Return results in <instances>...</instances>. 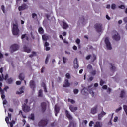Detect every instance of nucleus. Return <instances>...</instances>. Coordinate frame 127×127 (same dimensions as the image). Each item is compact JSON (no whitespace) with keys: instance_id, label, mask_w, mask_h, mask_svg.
<instances>
[{"instance_id":"1","label":"nucleus","mask_w":127,"mask_h":127,"mask_svg":"<svg viewBox=\"0 0 127 127\" xmlns=\"http://www.w3.org/2000/svg\"><path fill=\"white\" fill-rule=\"evenodd\" d=\"M81 87L82 88V89L81 90V93L82 95H84L85 96L88 95V93L87 92V91H88L92 97L95 96V92L93 91L94 89V87H93V84L88 86L87 89L85 88L83 85H81Z\"/></svg>"},{"instance_id":"2","label":"nucleus","mask_w":127,"mask_h":127,"mask_svg":"<svg viewBox=\"0 0 127 127\" xmlns=\"http://www.w3.org/2000/svg\"><path fill=\"white\" fill-rule=\"evenodd\" d=\"M8 78V74H6L5 77L3 78L1 77V76H0V86L1 87V86H2V83L0 82H2L3 79L4 80H5L6 81H7V83H8V84H11L12 83V82H13V79H12V78H8L7 79V78Z\"/></svg>"},{"instance_id":"3","label":"nucleus","mask_w":127,"mask_h":127,"mask_svg":"<svg viewBox=\"0 0 127 127\" xmlns=\"http://www.w3.org/2000/svg\"><path fill=\"white\" fill-rule=\"evenodd\" d=\"M12 33L14 35H18L19 34V29H18V24L17 23L13 24Z\"/></svg>"},{"instance_id":"4","label":"nucleus","mask_w":127,"mask_h":127,"mask_svg":"<svg viewBox=\"0 0 127 127\" xmlns=\"http://www.w3.org/2000/svg\"><path fill=\"white\" fill-rule=\"evenodd\" d=\"M19 49V46L16 44H14L10 46V51L11 53H13Z\"/></svg>"},{"instance_id":"5","label":"nucleus","mask_w":127,"mask_h":127,"mask_svg":"<svg viewBox=\"0 0 127 127\" xmlns=\"http://www.w3.org/2000/svg\"><path fill=\"white\" fill-rule=\"evenodd\" d=\"M9 120H11V114L8 113V117H6L5 121L7 124L10 123V126L11 127H13V125L15 124L14 121H12L11 122H9Z\"/></svg>"},{"instance_id":"6","label":"nucleus","mask_w":127,"mask_h":127,"mask_svg":"<svg viewBox=\"0 0 127 127\" xmlns=\"http://www.w3.org/2000/svg\"><path fill=\"white\" fill-rule=\"evenodd\" d=\"M0 92L1 94H1V98L3 100V105H6L7 101L5 99V95H4V94H4V90H2L1 89V87H0Z\"/></svg>"},{"instance_id":"7","label":"nucleus","mask_w":127,"mask_h":127,"mask_svg":"<svg viewBox=\"0 0 127 127\" xmlns=\"http://www.w3.org/2000/svg\"><path fill=\"white\" fill-rule=\"evenodd\" d=\"M96 30L99 33H101V32H103V27H102V24H96L95 25Z\"/></svg>"},{"instance_id":"8","label":"nucleus","mask_w":127,"mask_h":127,"mask_svg":"<svg viewBox=\"0 0 127 127\" xmlns=\"http://www.w3.org/2000/svg\"><path fill=\"white\" fill-rule=\"evenodd\" d=\"M24 102L25 103L23 105V110L24 112H29V111H30V107L26 105V104H27L28 100H27V99H26Z\"/></svg>"},{"instance_id":"9","label":"nucleus","mask_w":127,"mask_h":127,"mask_svg":"<svg viewBox=\"0 0 127 127\" xmlns=\"http://www.w3.org/2000/svg\"><path fill=\"white\" fill-rule=\"evenodd\" d=\"M105 42L107 49H108L109 50H111V49H112V46L111 45V43H110V41H109V38H105Z\"/></svg>"},{"instance_id":"10","label":"nucleus","mask_w":127,"mask_h":127,"mask_svg":"<svg viewBox=\"0 0 127 127\" xmlns=\"http://www.w3.org/2000/svg\"><path fill=\"white\" fill-rule=\"evenodd\" d=\"M112 38L114 40H120V36L116 31H114L112 34Z\"/></svg>"},{"instance_id":"11","label":"nucleus","mask_w":127,"mask_h":127,"mask_svg":"<svg viewBox=\"0 0 127 127\" xmlns=\"http://www.w3.org/2000/svg\"><path fill=\"white\" fill-rule=\"evenodd\" d=\"M91 113L93 115H95V114H97V113H98V105H96L91 108Z\"/></svg>"},{"instance_id":"12","label":"nucleus","mask_w":127,"mask_h":127,"mask_svg":"<svg viewBox=\"0 0 127 127\" xmlns=\"http://www.w3.org/2000/svg\"><path fill=\"white\" fill-rule=\"evenodd\" d=\"M46 125H47V121L46 120H43L39 122V127H44L45 126H46Z\"/></svg>"},{"instance_id":"13","label":"nucleus","mask_w":127,"mask_h":127,"mask_svg":"<svg viewBox=\"0 0 127 127\" xmlns=\"http://www.w3.org/2000/svg\"><path fill=\"white\" fill-rule=\"evenodd\" d=\"M74 63V67L75 69H78L79 68V64H78V60L75 59L73 62Z\"/></svg>"},{"instance_id":"14","label":"nucleus","mask_w":127,"mask_h":127,"mask_svg":"<svg viewBox=\"0 0 127 127\" xmlns=\"http://www.w3.org/2000/svg\"><path fill=\"white\" fill-rule=\"evenodd\" d=\"M64 87H70V83H69V80L65 79L64 80V84L63 85Z\"/></svg>"},{"instance_id":"15","label":"nucleus","mask_w":127,"mask_h":127,"mask_svg":"<svg viewBox=\"0 0 127 127\" xmlns=\"http://www.w3.org/2000/svg\"><path fill=\"white\" fill-rule=\"evenodd\" d=\"M23 90H24V86L22 87L21 88H20L19 91H17V95H21V94L23 93L24 92Z\"/></svg>"},{"instance_id":"16","label":"nucleus","mask_w":127,"mask_h":127,"mask_svg":"<svg viewBox=\"0 0 127 127\" xmlns=\"http://www.w3.org/2000/svg\"><path fill=\"white\" fill-rule=\"evenodd\" d=\"M27 8V6L24 4L22 6L19 7V11H21V10H24V9H26Z\"/></svg>"},{"instance_id":"17","label":"nucleus","mask_w":127,"mask_h":127,"mask_svg":"<svg viewBox=\"0 0 127 127\" xmlns=\"http://www.w3.org/2000/svg\"><path fill=\"white\" fill-rule=\"evenodd\" d=\"M65 114L66 115L67 118H68L69 120H72L73 119L72 115L70 114V113H69V111H68L67 110H65Z\"/></svg>"},{"instance_id":"18","label":"nucleus","mask_w":127,"mask_h":127,"mask_svg":"<svg viewBox=\"0 0 127 127\" xmlns=\"http://www.w3.org/2000/svg\"><path fill=\"white\" fill-rule=\"evenodd\" d=\"M103 127V123L100 122H97L94 125V127Z\"/></svg>"},{"instance_id":"19","label":"nucleus","mask_w":127,"mask_h":127,"mask_svg":"<svg viewBox=\"0 0 127 127\" xmlns=\"http://www.w3.org/2000/svg\"><path fill=\"white\" fill-rule=\"evenodd\" d=\"M69 109L71 112H75V111H77V110H78V107H74L73 105H70L69 106Z\"/></svg>"},{"instance_id":"20","label":"nucleus","mask_w":127,"mask_h":127,"mask_svg":"<svg viewBox=\"0 0 127 127\" xmlns=\"http://www.w3.org/2000/svg\"><path fill=\"white\" fill-rule=\"evenodd\" d=\"M41 109H42V112H44V111L46 110V103H42L41 104Z\"/></svg>"},{"instance_id":"21","label":"nucleus","mask_w":127,"mask_h":127,"mask_svg":"<svg viewBox=\"0 0 127 127\" xmlns=\"http://www.w3.org/2000/svg\"><path fill=\"white\" fill-rule=\"evenodd\" d=\"M30 86L32 89H34L35 88V83L33 80H31L30 82Z\"/></svg>"},{"instance_id":"22","label":"nucleus","mask_w":127,"mask_h":127,"mask_svg":"<svg viewBox=\"0 0 127 127\" xmlns=\"http://www.w3.org/2000/svg\"><path fill=\"white\" fill-rule=\"evenodd\" d=\"M55 116H57V113L59 112V108H58V106H57V105H55Z\"/></svg>"},{"instance_id":"23","label":"nucleus","mask_w":127,"mask_h":127,"mask_svg":"<svg viewBox=\"0 0 127 127\" xmlns=\"http://www.w3.org/2000/svg\"><path fill=\"white\" fill-rule=\"evenodd\" d=\"M63 28L64 29H67L68 28V24L64 22H63Z\"/></svg>"},{"instance_id":"24","label":"nucleus","mask_w":127,"mask_h":127,"mask_svg":"<svg viewBox=\"0 0 127 127\" xmlns=\"http://www.w3.org/2000/svg\"><path fill=\"white\" fill-rule=\"evenodd\" d=\"M24 50L25 52H27V53H29L30 51H31V50H30V49L27 47H25L24 48Z\"/></svg>"},{"instance_id":"25","label":"nucleus","mask_w":127,"mask_h":127,"mask_svg":"<svg viewBox=\"0 0 127 127\" xmlns=\"http://www.w3.org/2000/svg\"><path fill=\"white\" fill-rule=\"evenodd\" d=\"M19 79L20 80H24V74L21 73V74H20V75H19Z\"/></svg>"},{"instance_id":"26","label":"nucleus","mask_w":127,"mask_h":127,"mask_svg":"<svg viewBox=\"0 0 127 127\" xmlns=\"http://www.w3.org/2000/svg\"><path fill=\"white\" fill-rule=\"evenodd\" d=\"M65 78L67 79H71V74H70V73H66L65 74Z\"/></svg>"},{"instance_id":"27","label":"nucleus","mask_w":127,"mask_h":127,"mask_svg":"<svg viewBox=\"0 0 127 127\" xmlns=\"http://www.w3.org/2000/svg\"><path fill=\"white\" fill-rule=\"evenodd\" d=\"M50 57V55H48L46 57V60H45V64H47L48 63V60H49V58Z\"/></svg>"},{"instance_id":"28","label":"nucleus","mask_w":127,"mask_h":127,"mask_svg":"<svg viewBox=\"0 0 127 127\" xmlns=\"http://www.w3.org/2000/svg\"><path fill=\"white\" fill-rule=\"evenodd\" d=\"M75 42L78 45V47L80 48V43L81 42V40H80V39H77L75 41Z\"/></svg>"},{"instance_id":"29","label":"nucleus","mask_w":127,"mask_h":127,"mask_svg":"<svg viewBox=\"0 0 127 127\" xmlns=\"http://www.w3.org/2000/svg\"><path fill=\"white\" fill-rule=\"evenodd\" d=\"M43 40H47L48 39V36L46 35H44L42 36Z\"/></svg>"},{"instance_id":"30","label":"nucleus","mask_w":127,"mask_h":127,"mask_svg":"<svg viewBox=\"0 0 127 127\" xmlns=\"http://www.w3.org/2000/svg\"><path fill=\"white\" fill-rule=\"evenodd\" d=\"M111 70L112 72H115V70H116V67H115V66H114V65H111Z\"/></svg>"},{"instance_id":"31","label":"nucleus","mask_w":127,"mask_h":127,"mask_svg":"<svg viewBox=\"0 0 127 127\" xmlns=\"http://www.w3.org/2000/svg\"><path fill=\"white\" fill-rule=\"evenodd\" d=\"M123 109H124L126 115H127V106L126 105L123 106Z\"/></svg>"},{"instance_id":"32","label":"nucleus","mask_w":127,"mask_h":127,"mask_svg":"<svg viewBox=\"0 0 127 127\" xmlns=\"http://www.w3.org/2000/svg\"><path fill=\"white\" fill-rule=\"evenodd\" d=\"M32 17L34 19H36L37 18V15H36L35 13H33L32 14Z\"/></svg>"},{"instance_id":"33","label":"nucleus","mask_w":127,"mask_h":127,"mask_svg":"<svg viewBox=\"0 0 127 127\" xmlns=\"http://www.w3.org/2000/svg\"><path fill=\"white\" fill-rule=\"evenodd\" d=\"M39 32L41 33V34H42V33H43V28H42V27H40L39 28Z\"/></svg>"},{"instance_id":"34","label":"nucleus","mask_w":127,"mask_h":127,"mask_svg":"<svg viewBox=\"0 0 127 127\" xmlns=\"http://www.w3.org/2000/svg\"><path fill=\"white\" fill-rule=\"evenodd\" d=\"M124 96H125V91H122L120 94L121 98H123Z\"/></svg>"},{"instance_id":"35","label":"nucleus","mask_w":127,"mask_h":127,"mask_svg":"<svg viewBox=\"0 0 127 127\" xmlns=\"http://www.w3.org/2000/svg\"><path fill=\"white\" fill-rule=\"evenodd\" d=\"M29 118L31 120H34V114H31V115L30 116V117Z\"/></svg>"},{"instance_id":"36","label":"nucleus","mask_w":127,"mask_h":127,"mask_svg":"<svg viewBox=\"0 0 127 127\" xmlns=\"http://www.w3.org/2000/svg\"><path fill=\"white\" fill-rule=\"evenodd\" d=\"M38 96H39V97H42V90H40L39 91Z\"/></svg>"},{"instance_id":"37","label":"nucleus","mask_w":127,"mask_h":127,"mask_svg":"<svg viewBox=\"0 0 127 127\" xmlns=\"http://www.w3.org/2000/svg\"><path fill=\"white\" fill-rule=\"evenodd\" d=\"M19 115H22L23 118H24V119L26 118V116L25 115H23L22 114V111H19Z\"/></svg>"},{"instance_id":"38","label":"nucleus","mask_w":127,"mask_h":127,"mask_svg":"<svg viewBox=\"0 0 127 127\" xmlns=\"http://www.w3.org/2000/svg\"><path fill=\"white\" fill-rule=\"evenodd\" d=\"M104 116L103 115H102V114H99L98 115V120H102V118H103Z\"/></svg>"},{"instance_id":"39","label":"nucleus","mask_w":127,"mask_h":127,"mask_svg":"<svg viewBox=\"0 0 127 127\" xmlns=\"http://www.w3.org/2000/svg\"><path fill=\"white\" fill-rule=\"evenodd\" d=\"M73 92H74V93L75 94V95H77V94L79 93V90L75 89L73 90Z\"/></svg>"},{"instance_id":"40","label":"nucleus","mask_w":127,"mask_h":127,"mask_svg":"<svg viewBox=\"0 0 127 127\" xmlns=\"http://www.w3.org/2000/svg\"><path fill=\"white\" fill-rule=\"evenodd\" d=\"M121 110H122V107H119V108H117V109H116L115 112H116V113H118V112H120V111H121Z\"/></svg>"},{"instance_id":"41","label":"nucleus","mask_w":127,"mask_h":127,"mask_svg":"<svg viewBox=\"0 0 127 127\" xmlns=\"http://www.w3.org/2000/svg\"><path fill=\"white\" fill-rule=\"evenodd\" d=\"M23 38H26V39H28V38H27V35H26V34L23 35L22 36V39H23Z\"/></svg>"},{"instance_id":"42","label":"nucleus","mask_w":127,"mask_h":127,"mask_svg":"<svg viewBox=\"0 0 127 127\" xmlns=\"http://www.w3.org/2000/svg\"><path fill=\"white\" fill-rule=\"evenodd\" d=\"M68 102L70 101L71 104H75V101H74L73 100H71L70 99H68Z\"/></svg>"},{"instance_id":"43","label":"nucleus","mask_w":127,"mask_h":127,"mask_svg":"<svg viewBox=\"0 0 127 127\" xmlns=\"http://www.w3.org/2000/svg\"><path fill=\"white\" fill-rule=\"evenodd\" d=\"M111 8H112V9H116V5L114 4H113L111 5Z\"/></svg>"},{"instance_id":"44","label":"nucleus","mask_w":127,"mask_h":127,"mask_svg":"<svg viewBox=\"0 0 127 127\" xmlns=\"http://www.w3.org/2000/svg\"><path fill=\"white\" fill-rule=\"evenodd\" d=\"M89 125V127H93V125H94V122L90 121Z\"/></svg>"},{"instance_id":"45","label":"nucleus","mask_w":127,"mask_h":127,"mask_svg":"<svg viewBox=\"0 0 127 127\" xmlns=\"http://www.w3.org/2000/svg\"><path fill=\"white\" fill-rule=\"evenodd\" d=\"M118 118L117 116L115 117H114V120H113L114 122L115 123H116V122H117V121H118Z\"/></svg>"},{"instance_id":"46","label":"nucleus","mask_w":127,"mask_h":127,"mask_svg":"<svg viewBox=\"0 0 127 127\" xmlns=\"http://www.w3.org/2000/svg\"><path fill=\"white\" fill-rule=\"evenodd\" d=\"M2 72H3V70L2 69V68H0V73H1V75H2V78H3V74H2Z\"/></svg>"},{"instance_id":"47","label":"nucleus","mask_w":127,"mask_h":127,"mask_svg":"<svg viewBox=\"0 0 127 127\" xmlns=\"http://www.w3.org/2000/svg\"><path fill=\"white\" fill-rule=\"evenodd\" d=\"M67 61V58L65 57H63V62L64 63H66Z\"/></svg>"},{"instance_id":"48","label":"nucleus","mask_w":127,"mask_h":127,"mask_svg":"<svg viewBox=\"0 0 127 127\" xmlns=\"http://www.w3.org/2000/svg\"><path fill=\"white\" fill-rule=\"evenodd\" d=\"M119 8H120L121 9H124L125 8V6L122 5L121 6H119Z\"/></svg>"},{"instance_id":"49","label":"nucleus","mask_w":127,"mask_h":127,"mask_svg":"<svg viewBox=\"0 0 127 127\" xmlns=\"http://www.w3.org/2000/svg\"><path fill=\"white\" fill-rule=\"evenodd\" d=\"M102 89L104 90H106V89H108V86L107 85H104L102 86Z\"/></svg>"},{"instance_id":"50","label":"nucleus","mask_w":127,"mask_h":127,"mask_svg":"<svg viewBox=\"0 0 127 127\" xmlns=\"http://www.w3.org/2000/svg\"><path fill=\"white\" fill-rule=\"evenodd\" d=\"M1 9L3 12V13H5V11H4V6H1Z\"/></svg>"},{"instance_id":"51","label":"nucleus","mask_w":127,"mask_h":127,"mask_svg":"<svg viewBox=\"0 0 127 127\" xmlns=\"http://www.w3.org/2000/svg\"><path fill=\"white\" fill-rule=\"evenodd\" d=\"M49 45V43H48L47 42H46L45 43L44 46H45V47H48Z\"/></svg>"},{"instance_id":"52","label":"nucleus","mask_w":127,"mask_h":127,"mask_svg":"<svg viewBox=\"0 0 127 127\" xmlns=\"http://www.w3.org/2000/svg\"><path fill=\"white\" fill-rule=\"evenodd\" d=\"M36 54V53H35V52H33V54L30 55L29 56L30 57H32L33 56H34V55H35Z\"/></svg>"},{"instance_id":"53","label":"nucleus","mask_w":127,"mask_h":127,"mask_svg":"<svg viewBox=\"0 0 127 127\" xmlns=\"http://www.w3.org/2000/svg\"><path fill=\"white\" fill-rule=\"evenodd\" d=\"M8 89H9V87H8V86H6L4 88V90L5 91H6V92H7V90H8Z\"/></svg>"},{"instance_id":"54","label":"nucleus","mask_w":127,"mask_h":127,"mask_svg":"<svg viewBox=\"0 0 127 127\" xmlns=\"http://www.w3.org/2000/svg\"><path fill=\"white\" fill-rule=\"evenodd\" d=\"M100 115H103V116L104 117V116H105V115H106V112L102 111V112H101Z\"/></svg>"},{"instance_id":"55","label":"nucleus","mask_w":127,"mask_h":127,"mask_svg":"<svg viewBox=\"0 0 127 127\" xmlns=\"http://www.w3.org/2000/svg\"><path fill=\"white\" fill-rule=\"evenodd\" d=\"M90 58H91V55H88V56H86V59L87 60H89V59H90Z\"/></svg>"},{"instance_id":"56","label":"nucleus","mask_w":127,"mask_h":127,"mask_svg":"<svg viewBox=\"0 0 127 127\" xmlns=\"http://www.w3.org/2000/svg\"><path fill=\"white\" fill-rule=\"evenodd\" d=\"M87 69H88L89 70H90V69H92V65H88L87 66Z\"/></svg>"},{"instance_id":"57","label":"nucleus","mask_w":127,"mask_h":127,"mask_svg":"<svg viewBox=\"0 0 127 127\" xmlns=\"http://www.w3.org/2000/svg\"><path fill=\"white\" fill-rule=\"evenodd\" d=\"M16 85H20V84H21V82L19 81H17L16 82Z\"/></svg>"},{"instance_id":"58","label":"nucleus","mask_w":127,"mask_h":127,"mask_svg":"<svg viewBox=\"0 0 127 127\" xmlns=\"http://www.w3.org/2000/svg\"><path fill=\"white\" fill-rule=\"evenodd\" d=\"M73 49L74 50H77V49H78V48L77 47V46H74L73 47Z\"/></svg>"},{"instance_id":"59","label":"nucleus","mask_w":127,"mask_h":127,"mask_svg":"<svg viewBox=\"0 0 127 127\" xmlns=\"http://www.w3.org/2000/svg\"><path fill=\"white\" fill-rule=\"evenodd\" d=\"M44 89L45 92H47V90H46V86L45 84H44Z\"/></svg>"},{"instance_id":"60","label":"nucleus","mask_w":127,"mask_h":127,"mask_svg":"<svg viewBox=\"0 0 127 127\" xmlns=\"http://www.w3.org/2000/svg\"><path fill=\"white\" fill-rule=\"evenodd\" d=\"M83 124L86 125V124H88V121H87V120H84L83 121Z\"/></svg>"},{"instance_id":"61","label":"nucleus","mask_w":127,"mask_h":127,"mask_svg":"<svg viewBox=\"0 0 127 127\" xmlns=\"http://www.w3.org/2000/svg\"><path fill=\"white\" fill-rule=\"evenodd\" d=\"M46 51H48L49 50H50V47H46Z\"/></svg>"},{"instance_id":"62","label":"nucleus","mask_w":127,"mask_h":127,"mask_svg":"<svg viewBox=\"0 0 127 127\" xmlns=\"http://www.w3.org/2000/svg\"><path fill=\"white\" fill-rule=\"evenodd\" d=\"M65 54H67V55H70V54H71V53H70V52H69V51H66L65 52Z\"/></svg>"},{"instance_id":"63","label":"nucleus","mask_w":127,"mask_h":127,"mask_svg":"<svg viewBox=\"0 0 127 127\" xmlns=\"http://www.w3.org/2000/svg\"><path fill=\"white\" fill-rule=\"evenodd\" d=\"M104 85V81L101 80L100 81V86H103Z\"/></svg>"},{"instance_id":"64","label":"nucleus","mask_w":127,"mask_h":127,"mask_svg":"<svg viewBox=\"0 0 127 127\" xmlns=\"http://www.w3.org/2000/svg\"><path fill=\"white\" fill-rule=\"evenodd\" d=\"M124 21L125 22H127V17H126L124 19Z\"/></svg>"}]
</instances>
